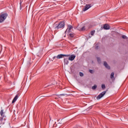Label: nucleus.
<instances>
[{
  "label": "nucleus",
  "mask_w": 128,
  "mask_h": 128,
  "mask_svg": "<svg viewBox=\"0 0 128 128\" xmlns=\"http://www.w3.org/2000/svg\"><path fill=\"white\" fill-rule=\"evenodd\" d=\"M98 62L99 64H100V58H98Z\"/></svg>",
  "instance_id": "23"
},
{
  "label": "nucleus",
  "mask_w": 128,
  "mask_h": 128,
  "mask_svg": "<svg viewBox=\"0 0 128 128\" xmlns=\"http://www.w3.org/2000/svg\"><path fill=\"white\" fill-rule=\"evenodd\" d=\"M102 90H104V88H106V85L104 84H102Z\"/></svg>",
  "instance_id": "18"
},
{
  "label": "nucleus",
  "mask_w": 128,
  "mask_h": 128,
  "mask_svg": "<svg viewBox=\"0 0 128 128\" xmlns=\"http://www.w3.org/2000/svg\"><path fill=\"white\" fill-rule=\"evenodd\" d=\"M0 116H2L3 118H4V110H0Z\"/></svg>",
  "instance_id": "11"
},
{
  "label": "nucleus",
  "mask_w": 128,
  "mask_h": 128,
  "mask_svg": "<svg viewBox=\"0 0 128 128\" xmlns=\"http://www.w3.org/2000/svg\"><path fill=\"white\" fill-rule=\"evenodd\" d=\"M92 38V36H89V38Z\"/></svg>",
  "instance_id": "28"
},
{
  "label": "nucleus",
  "mask_w": 128,
  "mask_h": 128,
  "mask_svg": "<svg viewBox=\"0 0 128 128\" xmlns=\"http://www.w3.org/2000/svg\"><path fill=\"white\" fill-rule=\"evenodd\" d=\"M92 8V4H86L82 9L83 12H86L88 10L89 8Z\"/></svg>",
  "instance_id": "4"
},
{
  "label": "nucleus",
  "mask_w": 128,
  "mask_h": 128,
  "mask_svg": "<svg viewBox=\"0 0 128 128\" xmlns=\"http://www.w3.org/2000/svg\"><path fill=\"white\" fill-rule=\"evenodd\" d=\"M64 64H68V59L64 58Z\"/></svg>",
  "instance_id": "12"
},
{
  "label": "nucleus",
  "mask_w": 128,
  "mask_h": 128,
  "mask_svg": "<svg viewBox=\"0 0 128 128\" xmlns=\"http://www.w3.org/2000/svg\"><path fill=\"white\" fill-rule=\"evenodd\" d=\"M56 58V56H54V57L52 58V60H54Z\"/></svg>",
  "instance_id": "25"
},
{
  "label": "nucleus",
  "mask_w": 128,
  "mask_h": 128,
  "mask_svg": "<svg viewBox=\"0 0 128 128\" xmlns=\"http://www.w3.org/2000/svg\"><path fill=\"white\" fill-rule=\"evenodd\" d=\"M95 32H96V30L91 31L90 34H91L92 36H94V34Z\"/></svg>",
  "instance_id": "16"
},
{
  "label": "nucleus",
  "mask_w": 128,
  "mask_h": 128,
  "mask_svg": "<svg viewBox=\"0 0 128 128\" xmlns=\"http://www.w3.org/2000/svg\"><path fill=\"white\" fill-rule=\"evenodd\" d=\"M64 22H60L58 24H54L53 26L54 30H58V28H64Z\"/></svg>",
  "instance_id": "1"
},
{
  "label": "nucleus",
  "mask_w": 128,
  "mask_h": 128,
  "mask_svg": "<svg viewBox=\"0 0 128 128\" xmlns=\"http://www.w3.org/2000/svg\"><path fill=\"white\" fill-rule=\"evenodd\" d=\"M60 124V123L59 122L58 124Z\"/></svg>",
  "instance_id": "31"
},
{
  "label": "nucleus",
  "mask_w": 128,
  "mask_h": 128,
  "mask_svg": "<svg viewBox=\"0 0 128 128\" xmlns=\"http://www.w3.org/2000/svg\"><path fill=\"white\" fill-rule=\"evenodd\" d=\"M78 30L80 32H82V30H86V26H83L82 28H78Z\"/></svg>",
  "instance_id": "13"
},
{
  "label": "nucleus",
  "mask_w": 128,
  "mask_h": 128,
  "mask_svg": "<svg viewBox=\"0 0 128 128\" xmlns=\"http://www.w3.org/2000/svg\"><path fill=\"white\" fill-rule=\"evenodd\" d=\"M80 76H84V74L82 72H80Z\"/></svg>",
  "instance_id": "19"
},
{
  "label": "nucleus",
  "mask_w": 128,
  "mask_h": 128,
  "mask_svg": "<svg viewBox=\"0 0 128 128\" xmlns=\"http://www.w3.org/2000/svg\"><path fill=\"white\" fill-rule=\"evenodd\" d=\"M76 58V56L74 55H71L69 56L68 58V60H74Z\"/></svg>",
  "instance_id": "6"
},
{
  "label": "nucleus",
  "mask_w": 128,
  "mask_h": 128,
  "mask_svg": "<svg viewBox=\"0 0 128 128\" xmlns=\"http://www.w3.org/2000/svg\"><path fill=\"white\" fill-rule=\"evenodd\" d=\"M20 4H22V2H20Z\"/></svg>",
  "instance_id": "30"
},
{
  "label": "nucleus",
  "mask_w": 128,
  "mask_h": 128,
  "mask_svg": "<svg viewBox=\"0 0 128 128\" xmlns=\"http://www.w3.org/2000/svg\"><path fill=\"white\" fill-rule=\"evenodd\" d=\"M92 26H90L88 28H91Z\"/></svg>",
  "instance_id": "26"
},
{
  "label": "nucleus",
  "mask_w": 128,
  "mask_h": 128,
  "mask_svg": "<svg viewBox=\"0 0 128 128\" xmlns=\"http://www.w3.org/2000/svg\"><path fill=\"white\" fill-rule=\"evenodd\" d=\"M114 72H112V73H111V74H110V78L112 80V78H114Z\"/></svg>",
  "instance_id": "15"
},
{
  "label": "nucleus",
  "mask_w": 128,
  "mask_h": 128,
  "mask_svg": "<svg viewBox=\"0 0 128 128\" xmlns=\"http://www.w3.org/2000/svg\"><path fill=\"white\" fill-rule=\"evenodd\" d=\"M72 25H69L68 26V28L66 29V32H70V30H72Z\"/></svg>",
  "instance_id": "8"
},
{
  "label": "nucleus",
  "mask_w": 128,
  "mask_h": 128,
  "mask_svg": "<svg viewBox=\"0 0 128 128\" xmlns=\"http://www.w3.org/2000/svg\"><path fill=\"white\" fill-rule=\"evenodd\" d=\"M18 98V94H16L14 98L13 99L12 101V104H14V102H16Z\"/></svg>",
  "instance_id": "5"
},
{
  "label": "nucleus",
  "mask_w": 128,
  "mask_h": 128,
  "mask_svg": "<svg viewBox=\"0 0 128 128\" xmlns=\"http://www.w3.org/2000/svg\"><path fill=\"white\" fill-rule=\"evenodd\" d=\"M106 94V91H104L103 92H101L96 98V100H100Z\"/></svg>",
  "instance_id": "3"
},
{
  "label": "nucleus",
  "mask_w": 128,
  "mask_h": 128,
  "mask_svg": "<svg viewBox=\"0 0 128 128\" xmlns=\"http://www.w3.org/2000/svg\"><path fill=\"white\" fill-rule=\"evenodd\" d=\"M104 30H110V25L105 24L104 26Z\"/></svg>",
  "instance_id": "9"
},
{
  "label": "nucleus",
  "mask_w": 128,
  "mask_h": 128,
  "mask_svg": "<svg viewBox=\"0 0 128 128\" xmlns=\"http://www.w3.org/2000/svg\"><path fill=\"white\" fill-rule=\"evenodd\" d=\"M96 88H97V86L96 84H95L92 86V90H96Z\"/></svg>",
  "instance_id": "17"
},
{
  "label": "nucleus",
  "mask_w": 128,
  "mask_h": 128,
  "mask_svg": "<svg viewBox=\"0 0 128 128\" xmlns=\"http://www.w3.org/2000/svg\"><path fill=\"white\" fill-rule=\"evenodd\" d=\"M6 18H8V14L6 13L0 15V24L4 22Z\"/></svg>",
  "instance_id": "2"
},
{
  "label": "nucleus",
  "mask_w": 128,
  "mask_h": 128,
  "mask_svg": "<svg viewBox=\"0 0 128 128\" xmlns=\"http://www.w3.org/2000/svg\"><path fill=\"white\" fill-rule=\"evenodd\" d=\"M122 38H124V39L127 38L126 36H124V35H123V36H122Z\"/></svg>",
  "instance_id": "21"
},
{
  "label": "nucleus",
  "mask_w": 128,
  "mask_h": 128,
  "mask_svg": "<svg viewBox=\"0 0 128 128\" xmlns=\"http://www.w3.org/2000/svg\"><path fill=\"white\" fill-rule=\"evenodd\" d=\"M2 120H4L2 117H0V124H4V122H2Z\"/></svg>",
  "instance_id": "14"
},
{
  "label": "nucleus",
  "mask_w": 128,
  "mask_h": 128,
  "mask_svg": "<svg viewBox=\"0 0 128 128\" xmlns=\"http://www.w3.org/2000/svg\"><path fill=\"white\" fill-rule=\"evenodd\" d=\"M70 36H71V38H74V34H70Z\"/></svg>",
  "instance_id": "22"
},
{
  "label": "nucleus",
  "mask_w": 128,
  "mask_h": 128,
  "mask_svg": "<svg viewBox=\"0 0 128 128\" xmlns=\"http://www.w3.org/2000/svg\"><path fill=\"white\" fill-rule=\"evenodd\" d=\"M60 96H64V94H61Z\"/></svg>",
  "instance_id": "27"
},
{
  "label": "nucleus",
  "mask_w": 128,
  "mask_h": 128,
  "mask_svg": "<svg viewBox=\"0 0 128 128\" xmlns=\"http://www.w3.org/2000/svg\"><path fill=\"white\" fill-rule=\"evenodd\" d=\"M89 72H90V74H92V72H94V71H93L92 70H89Z\"/></svg>",
  "instance_id": "24"
},
{
  "label": "nucleus",
  "mask_w": 128,
  "mask_h": 128,
  "mask_svg": "<svg viewBox=\"0 0 128 128\" xmlns=\"http://www.w3.org/2000/svg\"><path fill=\"white\" fill-rule=\"evenodd\" d=\"M104 66L105 68H108V70H110V67L106 62H104Z\"/></svg>",
  "instance_id": "7"
},
{
  "label": "nucleus",
  "mask_w": 128,
  "mask_h": 128,
  "mask_svg": "<svg viewBox=\"0 0 128 128\" xmlns=\"http://www.w3.org/2000/svg\"><path fill=\"white\" fill-rule=\"evenodd\" d=\"M96 50H97V48H98V47H96Z\"/></svg>",
  "instance_id": "29"
},
{
  "label": "nucleus",
  "mask_w": 128,
  "mask_h": 128,
  "mask_svg": "<svg viewBox=\"0 0 128 128\" xmlns=\"http://www.w3.org/2000/svg\"><path fill=\"white\" fill-rule=\"evenodd\" d=\"M63 56H66L68 58V56L70 57V55H68V54H63Z\"/></svg>",
  "instance_id": "20"
},
{
  "label": "nucleus",
  "mask_w": 128,
  "mask_h": 128,
  "mask_svg": "<svg viewBox=\"0 0 128 128\" xmlns=\"http://www.w3.org/2000/svg\"><path fill=\"white\" fill-rule=\"evenodd\" d=\"M64 56V54H58V56H56V58H58V59H60V58H62V57Z\"/></svg>",
  "instance_id": "10"
}]
</instances>
